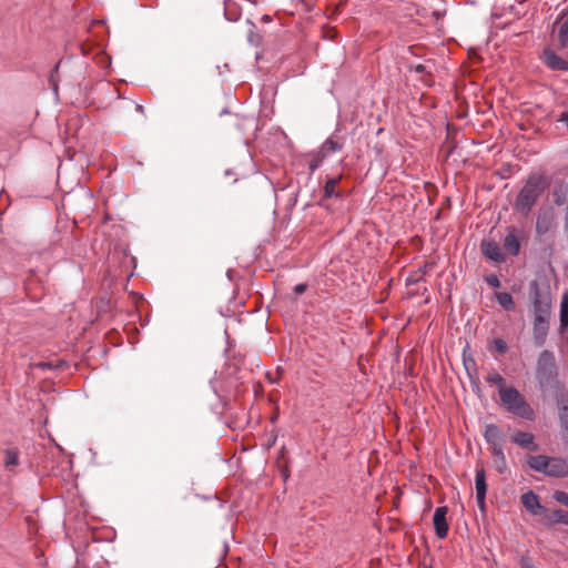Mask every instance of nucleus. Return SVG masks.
I'll use <instances>...</instances> for the list:
<instances>
[{"label":"nucleus","mask_w":568,"mask_h":568,"mask_svg":"<svg viewBox=\"0 0 568 568\" xmlns=\"http://www.w3.org/2000/svg\"><path fill=\"white\" fill-rule=\"evenodd\" d=\"M532 302V341L541 347L547 341L552 313L551 296L548 288L541 290L537 281L529 284Z\"/></svg>","instance_id":"f257e3e1"},{"label":"nucleus","mask_w":568,"mask_h":568,"mask_svg":"<svg viewBox=\"0 0 568 568\" xmlns=\"http://www.w3.org/2000/svg\"><path fill=\"white\" fill-rule=\"evenodd\" d=\"M546 189L545 175L529 174L515 199L514 210L525 217L528 216Z\"/></svg>","instance_id":"f03ea898"},{"label":"nucleus","mask_w":568,"mask_h":568,"mask_svg":"<svg viewBox=\"0 0 568 568\" xmlns=\"http://www.w3.org/2000/svg\"><path fill=\"white\" fill-rule=\"evenodd\" d=\"M536 381L541 390L554 389V393L560 386H565L558 381L555 355L548 349H544L537 359Z\"/></svg>","instance_id":"7ed1b4c3"},{"label":"nucleus","mask_w":568,"mask_h":568,"mask_svg":"<svg viewBox=\"0 0 568 568\" xmlns=\"http://www.w3.org/2000/svg\"><path fill=\"white\" fill-rule=\"evenodd\" d=\"M499 398L501 405L509 414L529 422L535 420V410L517 388L507 387L499 389Z\"/></svg>","instance_id":"20e7f679"},{"label":"nucleus","mask_w":568,"mask_h":568,"mask_svg":"<svg viewBox=\"0 0 568 568\" xmlns=\"http://www.w3.org/2000/svg\"><path fill=\"white\" fill-rule=\"evenodd\" d=\"M528 467L548 477L564 478L568 476V462L562 457L534 455L527 459Z\"/></svg>","instance_id":"39448f33"},{"label":"nucleus","mask_w":568,"mask_h":568,"mask_svg":"<svg viewBox=\"0 0 568 568\" xmlns=\"http://www.w3.org/2000/svg\"><path fill=\"white\" fill-rule=\"evenodd\" d=\"M554 399L558 409V420L561 430V438L568 440V389L560 386L554 393Z\"/></svg>","instance_id":"423d86ee"},{"label":"nucleus","mask_w":568,"mask_h":568,"mask_svg":"<svg viewBox=\"0 0 568 568\" xmlns=\"http://www.w3.org/2000/svg\"><path fill=\"white\" fill-rule=\"evenodd\" d=\"M345 144L344 138L338 135L337 133H333L329 138H327L321 145L318 152L322 154V159H326L332 154L339 152L343 150Z\"/></svg>","instance_id":"0eeeda50"},{"label":"nucleus","mask_w":568,"mask_h":568,"mask_svg":"<svg viewBox=\"0 0 568 568\" xmlns=\"http://www.w3.org/2000/svg\"><path fill=\"white\" fill-rule=\"evenodd\" d=\"M447 511L446 506L437 507L433 516L435 534L439 539H444L448 535L449 527L446 520Z\"/></svg>","instance_id":"6e6552de"},{"label":"nucleus","mask_w":568,"mask_h":568,"mask_svg":"<svg viewBox=\"0 0 568 568\" xmlns=\"http://www.w3.org/2000/svg\"><path fill=\"white\" fill-rule=\"evenodd\" d=\"M554 225V212L551 209L539 211L536 217L535 232L537 236H542Z\"/></svg>","instance_id":"1a4fd4ad"},{"label":"nucleus","mask_w":568,"mask_h":568,"mask_svg":"<svg viewBox=\"0 0 568 568\" xmlns=\"http://www.w3.org/2000/svg\"><path fill=\"white\" fill-rule=\"evenodd\" d=\"M518 234L519 231L515 226H508L507 234L503 240L505 251L511 256H517L520 251Z\"/></svg>","instance_id":"9d476101"},{"label":"nucleus","mask_w":568,"mask_h":568,"mask_svg":"<svg viewBox=\"0 0 568 568\" xmlns=\"http://www.w3.org/2000/svg\"><path fill=\"white\" fill-rule=\"evenodd\" d=\"M476 501L479 509H485V500L487 493L486 474L483 468L476 470L475 476Z\"/></svg>","instance_id":"9b49d317"},{"label":"nucleus","mask_w":568,"mask_h":568,"mask_svg":"<svg viewBox=\"0 0 568 568\" xmlns=\"http://www.w3.org/2000/svg\"><path fill=\"white\" fill-rule=\"evenodd\" d=\"M481 251L484 256L495 263H504L505 255L503 254L499 245L493 240H484L481 242Z\"/></svg>","instance_id":"f8f14e48"},{"label":"nucleus","mask_w":568,"mask_h":568,"mask_svg":"<svg viewBox=\"0 0 568 568\" xmlns=\"http://www.w3.org/2000/svg\"><path fill=\"white\" fill-rule=\"evenodd\" d=\"M542 62L555 71H568V61L560 58L550 49H545L542 53Z\"/></svg>","instance_id":"ddd939ff"},{"label":"nucleus","mask_w":568,"mask_h":568,"mask_svg":"<svg viewBox=\"0 0 568 568\" xmlns=\"http://www.w3.org/2000/svg\"><path fill=\"white\" fill-rule=\"evenodd\" d=\"M511 440L523 448H527L529 450H538V445L535 443V436L531 433L516 432L511 436Z\"/></svg>","instance_id":"4468645a"},{"label":"nucleus","mask_w":568,"mask_h":568,"mask_svg":"<svg viewBox=\"0 0 568 568\" xmlns=\"http://www.w3.org/2000/svg\"><path fill=\"white\" fill-rule=\"evenodd\" d=\"M341 178H342L341 175L327 176L325 184H324L323 197L321 200V203L328 199H339L342 196L341 192L335 190Z\"/></svg>","instance_id":"2eb2a0df"},{"label":"nucleus","mask_w":568,"mask_h":568,"mask_svg":"<svg viewBox=\"0 0 568 568\" xmlns=\"http://www.w3.org/2000/svg\"><path fill=\"white\" fill-rule=\"evenodd\" d=\"M521 504L532 515H537L538 510L542 508L538 496L531 490L523 494Z\"/></svg>","instance_id":"dca6fc26"},{"label":"nucleus","mask_w":568,"mask_h":568,"mask_svg":"<svg viewBox=\"0 0 568 568\" xmlns=\"http://www.w3.org/2000/svg\"><path fill=\"white\" fill-rule=\"evenodd\" d=\"M503 437H504V434L497 425L489 424L486 426L485 432H484V438L488 444L491 445V447L495 445H503L501 444Z\"/></svg>","instance_id":"f3484780"},{"label":"nucleus","mask_w":568,"mask_h":568,"mask_svg":"<svg viewBox=\"0 0 568 568\" xmlns=\"http://www.w3.org/2000/svg\"><path fill=\"white\" fill-rule=\"evenodd\" d=\"M559 321V329L564 332L568 328V292H565L561 297Z\"/></svg>","instance_id":"a211bd4d"},{"label":"nucleus","mask_w":568,"mask_h":568,"mask_svg":"<svg viewBox=\"0 0 568 568\" xmlns=\"http://www.w3.org/2000/svg\"><path fill=\"white\" fill-rule=\"evenodd\" d=\"M496 301L500 307L505 311L513 312L516 308L515 301L513 296L507 292H498L496 293Z\"/></svg>","instance_id":"6ab92c4d"},{"label":"nucleus","mask_w":568,"mask_h":568,"mask_svg":"<svg viewBox=\"0 0 568 568\" xmlns=\"http://www.w3.org/2000/svg\"><path fill=\"white\" fill-rule=\"evenodd\" d=\"M491 454L495 458L496 468L499 473H503L506 468V457L503 445H495L491 447Z\"/></svg>","instance_id":"aec40b11"},{"label":"nucleus","mask_w":568,"mask_h":568,"mask_svg":"<svg viewBox=\"0 0 568 568\" xmlns=\"http://www.w3.org/2000/svg\"><path fill=\"white\" fill-rule=\"evenodd\" d=\"M4 467L10 469L19 464V453L16 449H6L4 450Z\"/></svg>","instance_id":"412c9836"},{"label":"nucleus","mask_w":568,"mask_h":568,"mask_svg":"<svg viewBox=\"0 0 568 568\" xmlns=\"http://www.w3.org/2000/svg\"><path fill=\"white\" fill-rule=\"evenodd\" d=\"M486 381L490 385H497L498 386V390L501 389V388H507L505 386V384H506L505 378L498 372H496V371H491L487 375Z\"/></svg>","instance_id":"4be33fe9"},{"label":"nucleus","mask_w":568,"mask_h":568,"mask_svg":"<svg viewBox=\"0 0 568 568\" xmlns=\"http://www.w3.org/2000/svg\"><path fill=\"white\" fill-rule=\"evenodd\" d=\"M558 40L561 47H567L568 44V17L560 23L558 30Z\"/></svg>","instance_id":"5701e85b"},{"label":"nucleus","mask_w":568,"mask_h":568,"mask_svg":"<svg viewBox=\"0 0 568 568\" xmlns=\"http://www.w3.org/2000/svg\"><path fill=\"white\" fill-rule=\"evenodd\" d=\"M552 518L556 523L568 526V510H564L561 508L555 509L552 513Z\"/></svg>","instance_id":"b1692460"},{"label":"nucleus","mask_w":568,"mask_h":568,"mask_svg":"<svg viewBox=\"0 0 568 568\" xmlns=\"http://www.w3.org/2000/svg\"><path fill=\"white\" fill-rule=\"evenodd\" d=\"M324 160L325 159H322V154L317 152L316 155L308 162V169L311 173L315 172L322 165Z\"/></svg>","instance_id":"393cba45"},{"label":"nucleus","mask_w":568,"mask_h":568,"mask_svg":"<svg viewBox=\"0 0 568 568\" xmlns=\"http://www.w3.org/2000/svg\"><path fill=\"white\" fill-rule=\"evenodd\" d=\"M554 499L568 507V493L564 490H556L554 493Z\"/></svg>","instance_id":"a878e982"},{"label":"nucleus","mask_w":568,"mask_h":568,"mask_svg":"<svg viewBox=\"0 0 568 568\" xmlns=\"http://www.w3.org/2000/svg\"><path fill=\"white\" fill-rule=\"evenodd\" d=\"M494 346L499 354H505L508 348L507 343L501 338L494 339Z\"/></svg>","instance_id":"bb28decb"},{"label":"nucleus","mask_w":568,"mask_h":568,"mask_svg":"<svg viewBox=\"0 0 568 568\" xmlns=\"http://www.w3.org/2000/svg\"><path fill=\"white\" fill-rule=\"evenodd\" d=\"M485 281L489 286L494 288H498L500 286V281L495 274L486 275Z\"/></svg>","instance_id":"cd10ccee"},{"label":"nucleus","mask_w":568,"mask_h":568,"mask_svg":"<svg viewBox=\"0 0 568 568\" xmlns=\"http://www.w3.org/2000/svg\"><path fill=\"white\" fill-rule=\"evenodd\" d=\"M520 568H538L534 560L528 556H523L520 558Z\"/></svg>","instance_id":"c85d7f7f"},{"label":"nucleus","mask_w":568,"mask_h":568,"mask_svg":"<svg viewBox=\"0 0 568 568\" xmlns=\"http://www.w3.org/2000/svg\"><path fill=\"white\" fill-rule=\"evenodd\" d=\"M307 284L306 283H300V284H296L294 287H293V292L296 294V295H301L303 293L306 292L307 290Z\"/></svg>","instance_id":"c756f323"},{"label":"nucleus","mask_w":568,"mask_h":568,"mask_svg":"<svg viewBox=\"0 0 568 568\" xmlns=\"http://www.w3.org/2000/svg\"><path fill=\"white\" fill-rule=\"evenodd\" d=\"M555 204L556 205H561L564 204L565 202V195H559V194H555V200H554Z\"/></svg>","instance_id":"7c9ffc66"},{"label":"nucleus","mask_w":568,"mask_h":568,"mask_svg":"<svg viewBox=\"0 0 568 568\" xmlns=\"http://www.w3.org/2000/svg\"><path fill=\"white\" fill-rule=\"evenodd\" d=\"M50 82H51V84H52V89H53V92H54L55 97H58V85H57V83L54 82V75H53V73H51V75H50Z\"/></svg>","instance_id":"2f4dec72"},{"label":"nucleus","mask_w":568,"mask_h":568,"mask_svg":"<svg viewBox=\"0 0 568 568\" xmlns=\"http://www.w3.org/2000/svg\"><path fill=\"white\" fill-rule=\"evenodd\" d=\"M414 71L416 73H424L426 71V67L424 64H417L414 67Z\"/></svg>","instance_id":"473e14b6"},{"label":"nucleus","mask_w":568,"mask_h":568,"mask_svg":"<svg viewBox=\"0 0 568 568\" xmlns=\"http://www.w3.org/2000/svg\"><path fill=\"white\" fill-rule=\"evenodd\" d=\"M136 111L140 113L144 112V108L142 105H136Z\"/></svg>","instance_id":"72a5a7b5"},{"label":"nucleus","mask_w":568,"mask_h":568,"mask_svg":"<svg viewBox=\"0 0 568 568\" xmlns=\"http://www.w3.org/2000/svg\"><path fill=\"white\" fill-rule=\"evenodd\" d=\"M464 365H465V367H466L467 372L469 373V368H468V365H467V361H466L465 358H464Z\"/></svg>","instance_id":"f704fd0d"},{"label":"nucleus","mask_w":568,"mask_h":568,"mask_svg":"<svg viewBox=\"0 0 568 568\" xmlns=\"http://www.w3.org/2000/svg\"><path fill=\"white\" fill-rule=\"evenodd\" d=\"M225 174H226V175H231V171H230V170H226V171H225Z\"/></svg>","instance_id":"c9c22d12"}]
</instances>
